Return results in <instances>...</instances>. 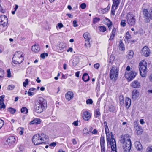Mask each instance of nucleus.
<instances>
[{"instance_id": "nucleus-50", "label": "nucleus", "mask_w": 152, "mask_h": 152, "mask_svg": "<svg viewBox=\"0 0 152 152\" xmlns=\"http://www.w3.org/2000/svg\"><path fill=\"white\" fill-rule=\"evenodd\" d=\"M4 124V121L1 119H0V129L2 128Z\"/></svg>"}, {"instance_id": "nucleus-45", "label": "nucleus", "mask_w": 152, "mask_h": 152, "mask_svg": "<svg viewBox=\"0 0 152 152\" xmlns=\"http://www.w3.org/2000/svg\"><path fill=\"white\" fill-rule=\"evenodd\" d=\"M28 79H26L25 80V81L23 83V85L24 87H26L27 85L28 84Z\"/></svg>"}, {"instance_id": "nucleus-59", "label": "nucleus", "mask_w": 152, "mask_h": 152, "mask_svg": "<svg viewBox=\"0 0 152 152\" xmlns=\"http://www.w3.org/2000/svg\"><path fill=\"white\" fill-rule=\"evenodd\" d=\"M72 143L74 145H75L77 143V142L75 139H72Z\"/></svg>"}, {"instance_id": "nucleus-15", "label": "nucleus", "mask_w": 152, "mask_h": 152, "mask_svg": "<svg viewBox=\"0 0 152 152\" xmlns=\"http://www.w3.org/2000/svg\"><path fill=\"white\" fill-rule=\"evenodd\" d=\"M134 128L135 132L137 134H140L142 132L143 130L140 126L136 124H134Z\"/></svg>"}, {"instance_id": "nucleus-17", "label": "nucleus", "mask_w": 152, "mask_h": 152, "mask_svg": "<svg viewBox=\"0 0 152 152\" xmlns=\"http://www.w3.org/2000/svg\"><path fill=\"white\" fill-rule=\"evenodd\" d=\"M73 97V93L72 91H68L65 94V97L66 99L70 101Z\"/></svg>"}, {"instance_id": "nucleus-44", "label": "nucleus", "mask_w": 152, "mask_h": 152, "mask_svg": "<svg viewBox=\"0 0 152 152\" xmlns=\"http://www.w3.org/2000/svg\"><path fill=\"white\" fill-rule=\"evenodd\" d=\"M0 105L1 109H4L6 107L5 105L3 102H0Z\"/></svg>"}, {"instance_id": "nucleus-31", "label": "nucleus", "mask_w": 152, "mask_h": 152, "mask_svg": "<svg viewBox=\"0 0 152 152\" xmlns=\"http://www.w3.org/2000/svg\"><path fill=\"white\" fill-rule=\"evenodd\" d=\"M58 47L59 48H58V50H61L65 48V45L63 44V43H61L59 44Z\"/></svg>"}, {"instance_id": "nucleus-30", "label": "nucleus", "mask_w": 152, "mask_h": 152, "mask_svg": "<svg viewBox=\"0 0 152 152\" xmlns=\"http://www.w3.org/2000/svg\"><path fill=\"white\" fill-rule=\"evenodd\" d=\"M21 112L24 114H27L28 112L27 109L25 107H23L20 110Z\"/></svg>"}, {"instance_id": "nucleus-5", "label": "nucleus", "mask_w": 152, "mask_h": 152, "mask_svg": "<svg viewBox=\"0 0 152 152\" xmlns=\"http://www.w3.org/2000/svg\"><path fill=\"white\" fill-rule=\"evenodd\" d=\"M135 16L131 12H129L126 15L127 23L129 26H134L135 24L136 20Z\"/></svg>"}, {"instance_id": "nucleus-3", "label": "nucleus", "mask_w": 152, "mask_h": 152, "mask_svg": "<svg viewBox=\"0 0 152 152\" xmlns=\"http://www.w3.org/2000/svg\"><path fill=\"white\" fill-rule=\"evenodd\" d=\"M24 60L23 53L20 51L16 52L14 54L12 59V61L16 64H20Z\"/></svg>"}, {"instance_id": "nucleus-37", "label": "nucleus", "mask_w": 152, "mask_h": 152, "mask_svg": "<svg viewBox=\"0 0 152 152\" xmlns=\"http://www.w3.org/2000/svg\"><path fill=\"white\" fill-rule=\"evenodd\" d=\"M120 103L121 105H123L124 104V100L123 96H120Z\"/></svg>"}, {"instance_id": "nucleus-38", "label": "nucleus", "mask_w": 152, "mask_h": 152, "mask_svg": "<svg viewBox=\"0 0 152 152\" xmlns=\"http://www.w3.org/2000/svg\"><path fill=\"white\" fill-rule=\"evenodd\" d=\"M15 87L14 85H9L7 88L8 90H13Z\"/></svg>"}, {"instance_id": "nucleus-9", "label": "nucleus", "mask_w": 152, "mask_h": 152, "mask_svg": "<svg viewBox=\"0 0 152 152\" xmlns=\"http://www.w3.org/2000/svg\"><path fill=\"white\" fill-rule=\"evenodd\" d=\"M8 19L4 15L0 16V26L2 25L3 27L6 26L7 24Z\"/></svg>"}, {"instance_id": "nucleus-26", "label": "nucleus", "mask_w": 152, "mask_h": 152, "mask_svg": "<svg viewBox=\"0 0 152 152\" xmlns=\"http://www.w3.org/2000/svg\"><path fill=\"white\" fill-rule=\"evenodd\" d=\"M119 49L121 50H124L125 49V48L124 47V44L123 43L122 41L120 40L119 42Z\"/></svg>"}, {"instance_id": "nucleus-62", "label": "nucleus", "mask_w": 152, "mask_h": 152, "mask_svg": "<svg viewBox=\"0 0 152 152\" xmlns=\"http://www.w3.org/2000/svg\"><path fill=\"white\" fill-rule=\"evenodd\" d=\"M66 15L68 16L70 18H73V16L71 14H66Z\"/></svg>"}, {"instance_id": "nucleus-4", "label": "nucleus", "mask_w": 152, "mask_h": 152, "mask_svg": "<svg viewBox=\"0 0 152 152\" xmlns=\"http://www.w3.org/2000/svg\"><path fill=\"white\" fill-rule=\"evenodd\" d=\"M147 64L145 61L142 60L139 63V68L140 74L142 77H144L146 76Z\"/></svg>"}, {"instance_id": "nucleus-29", "label": "nucleus", "mask_w": 152, "mask_h": 152, "mask_svg": "<svg viewBox=\"0 0 152 152\" xmlns=\"http://www.w3.org/2000/svg\"><path fill=\"white\" fill-rule=\"evenodd\" d=\"M91 39H88L85 40V45L86 47L87 48H90L91 46L90 41Z\"/></svg>"}, {"instance_id": "nucleus-55", "label": "nucleus", "mask_w": 152, "mask_h": 152, "mask_svg": "<svg viewBox=\"0 0 152 152\" xmlns=\"http://www.w3.org/2000/svg\"><path fill=\"white\" fill-rule=\"evenodd\" d=\"M77 22L76 20H74L73 21V24L74 27H76L78 26V25L77 24Z\"/></svg>"}, {"instance_id": "nucleus-8", "label": "nucleus", "mask_w": 152, "mask_h": 152, "mask_svg": "<svg viewBox=\"0 0 152 152\" xmlns=\"http://www.w3.org/2000/svg\"><path fill=\"white\" fill-rule=\"evenodd\" d=\"M137 75L136 72L131 71L129 73H125V77L127 78L129 81H131Z\"/></svg>"}, {"instance_id": "nucleus-10", "label": "nucleus", "mask_w": 152, "mask_h": 152, "mask_svg": "<svg viewBox=\"0 0 152 152\" xmlns=\"http://www.w3.org/2000/svg\"><path fill=\"white\" fill-rule=\"evenodd\" d=\"M142 13L144 18L145 19L147 20V22L149 21V19H151V14L148 10L145 9H143L142 10Z\"/></svg>"}, {"instance_id": "nucleus-54", "label": "nucleus", "mask_w": 152, "mask_h": 152, "mask_svg": "<svg viewBox=\"0 0 152 152\" xmlns=\"http://www.w3.org/2000/svg\"><path fill=\"white\" fill-rule=\"evenodd\" d=\"M130 37H131L129 34V33L128 32H127L125 37L127 39H130Z\"/></svg>"}, {"instance_id": "nucleus-33", "label": "nucleus", "mask_w": 152, "mask_h": 152, "mask_svg": "<svg viewBox=\"0 0 152 152\" xmlns=\"http://www.w3.org/2000/svg\"><path fill=\"white\" fill-rule=\"evenodd\" d=\"M8 110L12 114H14L16 111V110L15 109L11 107L8 109Z\"/></svg>"}, {"instance_id": "nucleus-6", "label": "nucleus", "mask_w": 152, "mask_h": 152, "mask_svg": "<svg viewBox=\"0 0 152 152\" xmlns=\"http://www.w3.org/2000/svg\"><path fill=\"white\" fill-rule=\"evenodd\" d=\"M119 69L116 66H113L110 72V79L113 78L116 80L118 76Z\"/></svg>"}, {"instance_id": "nucleus-25", "label": "nucleus", "mask_w": 152, "mask_h": 152, "mask_svg": "<svg viewBox=\"0 0 152 152\" xmlns=\"http://www.w3.org/2000/svg\"><path fill=\"white\" fill-rule=\"evenodd\" d=\"M113 4L112 6L115 7V9H117L120 4V0H113Z\"/></svg>"}, {"instance_id": "nucleus-42", "label": "nucleus", "mask_w": 152, "mask_h": 152, "mask_svg": "<svg viewBox=\"0 0 152 152\" xmlns=\"http://www.w3.org/2000/svg\"><path fill=\"white\" fill-rule=\"evenodd\" d=\"M48 56V54L47 53H42L40 55L41 57L43 59H44L45 57L47 56Z\"/></svg>"}, {"instance_id": "nucleus-41", "label": "nucleus", "mask_w": 152, "mask_h": 152, "mask_svg": "<svg viewBox=\"0 0 152 152\" xmlns=\"http://www.w3.org/2000/svg\"><path fill=\"white\" fill-rule=\"evenodd\" d=\"M35 121V124H40L41 123L40 119L39 118H35L34 119Z\"/></svg>"}, {"instance_id": "nucleus-20", "label": "nucleus", "mask_w": 152, "mask_h": 152, "mask_svg": "<svg viewBox=\"0 0 152 152\" xmlns=\"http://www.w3.org/2000/svg\"><path fill=\"white\" fill-rule=\"evenodd\" d=\"M131 104V100L130 98L127 97L125 101V106L126 108L128 109L130 106Z\"/></svg>"}, {"instance_id": "nucleus-39", "label": "nucleus", "mask_w": 152, "mask_h": 152, "mask_svg": "<svg viewBox=\"0 0 152 152\" xmlns=\"http://www.w3.org/2000/svg\"><path fill=\"white\" fill-rule=\"evenodd\" d=\"M93 102L92 100L91 99H88L86 101V103L87 104H92Z\"/></svg>"}, {"instance_id": "nucleus-12", "label": "nucleus", "mask_w": 152, "mask_h": 152, "mask_svg": "<svg viewBox=\"0 0 152 152\" xmlns=\"http://www.w3.org/2000/svg\"><path fill=\"white\" fill-rule=\"evenodd\" d=\"M100 144L101 152H105V149L104 146V137L101 136L100 139Z\"/></svg>"}, {"instance_id": "nucleus-43", "label": "nucleus", "mask_w": 152, "mask_h": 152, "mask_svg": "<svg viewBox=\"0 0 152 152\" xmlns=\"http://www.w3.org/2000/svg\"><path fill=\"white\" fill-rule=\"evenodd\" d=\"M114 6H112L111 9V14L113 15H115V10H116L114 9Z\"/></svg>"}, {"instance_id": "nucleus-53", "label": "nucleus", "mask_w": 152, "mask_h": 152, "mask_svg": "<svg viewBox=\"0 0 152 152\" xmlns=\"http://www.w3.org/2000/svg\"><path fill=\"white\" fill-rule=\"evenodd\" d=\"M7 77H11V74L10 69H8L7 71Z\"/></svg>"}, {"instance_id": "nucleus-1", "label": "nucleus", "mask_w": 152, "mask_h": 152, "mask_svg": "<svg viewBox=\"0 0 152 152\" xmlns=\"http://www.w3.org/2000/svg\"><path fill=\"white\" fill-rule=\"evenodd\" d=\"M47 107L46 102L42 98H40L35 102L34 108L35 111L38 113L42 112Z\"/></svg>"}, {"instance_id": "nucleus-56", "label": "nucleus", "mask_w": 152, "mask_h": 152, "mask_svg": "<svg viewBox=\"0 0 152 152\" xmlns=\"http://www.w3.org/2000/svg\"><path fill=\"white\" fill-rule=\"evenodd\" d=\"M56 145V142H53L51 143L50 145L49 146H53V147H55Z\"/></svg>"}, {"instance_id": "nucleus-13", "label": "nucleus", "mask_w": 152, "mask_h": 152, "mask_svg": "<svg viewBox=\"0 0 152 152\" xmlns=\"http://www.w3.org/2000/svg\"><path fill=\"white\" fill-rule=\"evenodd\" d=\"M131 86L134 88H139L140 85L139 82L137 80H135L132 83Z\"/></svg>"}, {"instance_id": "nucleus-34", "label": "nucleus", "mask_w": 152, "mask_h": 152, "mask_svg": "<svg viewBox=\"0 0 152 152\" xmlns=\"http://www.w3.org/2000/svg\"><path fill=\"white\" fill-rule=\"evenodd\" d=\"M99 28L100 31L102 32H104L106 30V28L104 26H100Z\"/></svg>"}, {"instance_id": "nucleus-22", "label": "nucleus", "mask_w": 152, "mask_h": 152, "mask_svg": "<svg viewBox=\"0 0 152 152\" xmlns=\"http://www.w3.org/2000/svg\"><path fill=\"white\" fill-rule=\"evenodd\" d=\"M32 50L35 52H37L40 50V48L38 45H35L31 48Z\"/></svg>"}, {"instance_id": "nucleus-7", "label": "nucleus", "mask_w": 152, "mask_h": 152, "mask_svg": "<svg viewBox=\"0 0 152 152\" xmlns=\"http://www.w3.org/2000/svg\"><path fill=\"white\" fill-rule=\"evenodd\" d=\"M123 143L124 152H129L131 147V141H128L127 142H124Z\"/></svg>"}, {"instance_id": "nucleus-23", "label": "nucleus", "mask_w": 152, "mask_h": 152, "mask_svg": "<svg viewBox=\"0 0 152 152\" xmlns=\"http://www.w3.org/2000/svg\"><path fill=\"white\" fill-rule=\"evenodd\" d=\"M82 79L85 82H87L89 80V77L88 74L87 73H85L82 76Z\"/></svg>"}, {"instance_id": "nucleus-48", "label": "nucleus", "mask_w": 152, "mask_h": 152, "mask_svg": "<svg viewBox=\"0 0 152 152\" xmlns=\"http://www.w3.org/2000/svg\"><path fill=\"white\" fill-rule=\"evenodd\" d=\"M114 59V56L113 55H111L110 56V58L109 59V61L110 62H111L113 61Z\"/></svg>"}, {"instance_id": "nucleus-64", "label": "nucleus", "mask_w": 152, "mask_h": 152, "mask_svg": "<svg viewBox=\"0 0 152 152\" xmlns=\"http://www.w3.org/2000/svg\"><path fill=\"white\" fill-rule=\"evenodd\" d=\"M28 94L29 96H31L33 95L34 94L33 92H31L30 91H28Z\"/></svg>"}, {"instance_id": "nucleus-36", "label": "nucleus", "mask_w": 152, "mask_h": 152, "mask_svg": "<svg viewBox=\"0 0 152 152\" xmlns=\"http://www.w3.org/2000/svg\"><path fill=\"white\" fill-rule=\"evenodd\" d=\"M125 21L126 20H121L120 24L122 26L125 27L126 26Z\"/></svg>"}, {"instance_id": "nucleus-2", "label": "nucleus", "mask_w": 152, "mask_h": 152, "mask_svg": "<svg viewBox=\"0 0 152 152\" xmlns=\"http://www.w3.org/2000/svg\"><path fill=\"white\" fill-rule=\"evenodd\" d=\"M46 135L44 134H37L32 137V141L35 145L45 143L46 140Z\"/></svg>"}, {"instance_id": "nucleus-24", "label": "nucleus", "mask_w": 152, "mask_h": 152, "mask_svg": "<svg viewBox=\"0 0 152 152\" xmlns=\"http://www.w3.org/2000/svg\"><path fill=\"white\" fill-rule=\"evenodd\" d=\"M135 146L137 150H140L142 148V146L140 143L138 141H136L135 143Z\"/></svg>"}, {"instance_id": "nucleus-16", "label": "nucleus", "mask_w": 152, "mask_h": 152, "mask_svg": "<svg viewBox=\"0 0 152 152\" xmlns=\"http://www.w3.org/2000/svg\"><path fill=\"white\" fill-rule=\"evenodd\" d=\"M139 96V92L137 90H134L132 94V99L135 100Z\"/></svg>"}, {"instance_id": "nucleus-60", "label": "nucleus", "mask_w": 152, "mask_h": 152, "mask_svg": "<svg viewBox=\"0 0 152 152\" xmlns=\"http://www.w3.org/2000/svg\"><path fill=\"white\" fill-rule=\"evenodd\" d=\"M148 152H152V146H151L148 148Z\"/></svg>"}, {"instance_id": "nucleus-46", "label": "nucleus", "mask_w": 152, "mask_h": 152, "mask_svg": "<svg viewBox=\"0 0 152 152\" xmlns=\"http://www.w3.org/2000/svg\"><path fill=\"white\" fill-rule=\"evenodd\" d=\"M80 7L83 9H85L86 7V4L84 3H82L80 4Z\"/></svg>"}, {"instance_id": "nucleus-51", "label": "nucleus", "mask_w": 152, "mask_h": 152, "mask_svg": "<svg viewBox=\"0 0 152 152\" xmlns=\"http://www.w3.org/2000/svg\"><path fill=\"white\" fill-rule=\"evenodd\" d=\"M110 145H112L116 144V142L115 139H112L110 140Z\"/></svg>"}, {"instance_id": "nucleus-19", "label": "nucleus", "mask_w": 152, "mask_h": 152, "mask_svg": "<svg viewBox=\"0 0 152 152\" xmlns=\"http://www.w3.org/2000/svg\"><path fill=\"white\" fill-rule=\"evenodd\" d=\"M130 137V136L128 134H125L124 136L123 139L121 140V142L124 143V142H127L128 141H131Z\"/></svg>"}, {"instance_id": "nucleus-58", "label": "nucleus", "mask_w": 152, "mask_h": 152, "mask_svg": "<svg viewBox=\"0 0 152 152\" xmlns=\"http://www.w3.org/2000/svg\"><path fill=\"white\" fill-rule=\"evenodd\" d=\"M116 31V28H113L112 32L111 34L115 35V33Z\"/></svg>"}, {"instance_id": "nucleus-32", "label": "nucleus", "mask_w": 152, "mask_h": 152, "mask_svg": "<svg viewBox=\"0 0 152 152\" xmlns=\"http://www.w3.org/2000/svg\"><path fill=\"white\" fill-rule=\"evenodd\" d=\"M83 37L85 39H91L89 37V34L88 32H86L83 34Z\"/></svg>"}, {"instance_id": "nucleus-21", "label": "nucleus", "mask_w": 152, "mask_h": 152, "mask_svg": "<svg viewBox=\"0 0 152 152\" xmlns=\"http://www.w3.org/2000/svg\"><path fill=\"white\" fill-rule=\"evenodd\" d=\"M94 116L95 117L97 118L100 117V113L99 112V108H97L95 109Z\"/></svg>"}, {"instance_id": "nucleus-27", "label": "nucleus", "mask_w": 152, "mask_h": 152, "mask_svg": "<svg viewBox=\"0 0 152 152\" xmlns=\"http://www.w3.org/2000/svg\"><path fill=\"white\" fill-rule=\"evenodd\" d=\"M105 132L106 134V135L107 137V142L108 144V142H109V138H110V134H109V129H106V130H105Z\"/></svg>"}, {"instance_id": "nucleus-63", "label": "nucleus", "mask_w": 152, "mask_h": 152, "mask_svg": "<svg viewBox=\"0 0 152 152\" xmlns=\"http://www.w3.org/2000/svg\"><path fill=\"white\" fill-rule=\"evenodd\" d=\"M98 132V131L96 129H94L92 132V133L93 134H97Z\"/></svg>"}, {"instance_id": "nucleus-57", "label": "nucleus", "mask_w": 152, "mask_h": 152, "mask_svg": "<svg viewBox=\"0 0 152 152\" xmlns=\"http://www.w3.org/2000/svg\"><path fill=\"white\" fill-rule=\"evenodd\" d=\"M115 35L111 34V35L110 38L109 39V40H113V38L115 37Z\"/></svg>"}, {"instance_id": "nucleus-52", "label": "nucleus", "mask_w": 152, "mask_h": 152, "mask_svg": "<svg viewBox=\"0 0 152 152\" xmlns=\"http://www.w3.org/2000/svg\"><path fill=\"white\" fill-rule=\"evenodd\" d=\"M63 26H64L63 24L61 23H58L57 25L56 26V28H57V27H58L59 28H61Z\"/></svg>"}, {"instance_id": "nucleus-49", "label": "nucleus", "mask_w": 152, "mask_h": 152, "mask_svg": "<svg viewBox=\"0 0 152 152\" xmlns=\"http://www.w3.org/2000/svg\"><path fill=\"white\" fill-rule=\"evenodd\" d=\"M99 66L100 65L99 63H96L94 65V67L97 69H98L99 68Z\"/></svg>"}, {"instance_id": "nucleus-14", "label": "nucleus", "mask_w": 152, "mask_h": 152, "mask_svg": "<svg viewBox=\"0 0 152 152\" xmlns=\"http://www.w3.org/2000/svg\"><path fill=\"white\" fill-rule=\"evenodd\" d=\"M83 118L85 120H88L91 118L90 113L87 111L84 112L83 113Z\"/></svg>"}, {"instance_id": "nucleus-11", "label": "nucleus", "mask_w": 152, "mask_h": 152, "mask_svg": "<svg viewBox=\"0 0 152 152\" xmlns=\"http://www.w3.org/2000/svg\"><path fill=\"white\" fill-rule=\"evenodd\" d=\"M150 53L149 49L146 46L143 48L142 50L141 53L142 55L145 57L148 56Z\"/></svg>"}, {"instance_id": "nucleus-35", "label": "nucleus", "mask_w": 152, "mask_h": 152, "mask_svg": "<svg viewBox=\"0 0 152 152\" xmlns=\"http://www.w3.org/2000/svg\"><path fill=\"white\" fill-rule=\"evenodd\" d=\"M100 19L99 18L96 17L94 18L93 21V23L95 24L97 22H99L100 20Z\"/></svg>"}, {"instance_id": "nucleus-40", "label": "nucleus", "mask_w": 152, "mask_h": 152, "mask_svg": "<svg viewBox=\"0 0 152 152\" xmlns=\"http://www.w3.org/2000/svg\"><path fill=\"white\" fill-rule=\"evenodd\" d=\"M4 76V71L1 69H0V79Z\"/></svg>"}, {"instance_id": "nucleus-18", "label": "nucleus", "mask_w": 152, "mask_h": 152, "mask_svg": "<svg viewBox=\"0 0 152 152\" xmlns=\"http://www.w3.org/2000/svg\"><path fill=\"white\" fill-rule=\"evenodd\" d=\"M16 139L14 136H10L7 140V142L9 145H11L14 143Z\"/></svg>"}, {"instance_id": "nucleus-61", "label": "nucleus", "mask_w": 152, "mask_h": 152, "mask_svg": "<svg viewBox=\"0 0 152 152\" xmlns=\"http://www.w3.org/2000/svg\"><path fill=\"white\" fill-rule=\"evenodd\" d=\"M73 124L75 126H77L78 125V121H74L73 123Z\"/></svg>"}, {"instance_id": "nucleus-47", "label": "nucleus", "mask_w": 152, "mask_h": 152, "mask_svg": "<svg viewBox=\"0 0 152 152\" xmlns=\"http://www.w3.org/2000/svg\"><path fill=\"white\" fill-rule=\"evenodd\" d=\"M112 151H116V144L111 145Z\"/></svg>"}, {"instance_id": "nucleus-28", "label": "nucleus", "mask_w": 152, "mask_h": 152, "mask_svg": "<svg viewBox=\"0 0 152 152\" xmlns=\"http://www.w3.org/2000/svg\"><path fill=\"white\" fill-rule=\"evenodd\" d=\"M134 52L132 50L129 51L127 55V57L129 59L132 58L133 57Z\"/></svg>"}]
</instances>
